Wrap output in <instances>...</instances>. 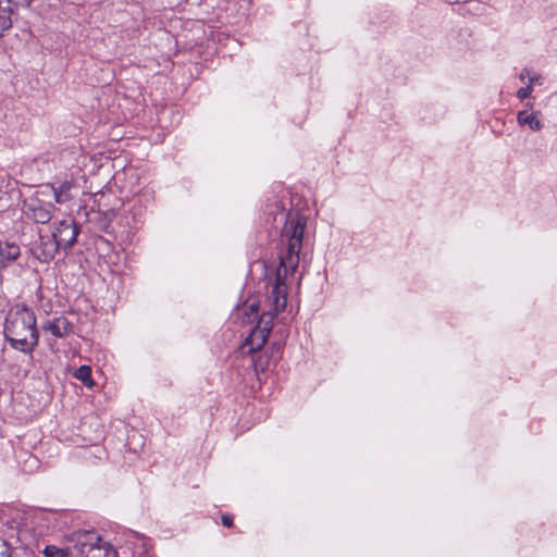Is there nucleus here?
<instances>
[{"label": "nucleus", "mask_w": 557, "mask_h": 557, "mask_svg": "<svg viewBox=\"0 0 557 557\" xmlns=\"http://www.w3.org/2000/svg\"><path fill=\"white\" fill-rule=\"evenodd\" d=\"M306 225L307 218L299 212L288 211L285 214V223L281 230L278 244L280 263L275 280L267 295V301L270 304L271 310L262 313L256 325L268 336L273 327L274 315L283 312L286 308L289 278L294 277L299 267V253L302 248Z\"/></svg>", "instance_id": "nucleus-1"}, {"label": "nucleus", "mask_w": 557, "mask_h": 557, "mask_svg": "<svg viewBox=\"0 0 557 557\" xmlns=\"http://www.w3.org/2000/svg\"><path fill=\"white\" fill-rule=\"evenodd\" d=\"M3 335L12 348L32 354L39 342L37 318L33 309L24 304L13 306L5 317Z\"/></svg>", "instance_id": "nucleus-2"}, {"label": "nucleus", "mask_w": 557, "mask_h": 557, "mask_svg": "<svg viewBox=\"0 0 557 557\" xmlns=\"http://www.w3.org/2000/svg\"><path fill=\"white\" fill-rule=\"evenodd\" d=\"M70 541V557H117L116 550L94 530L74 532Z\"/></svg>", "instance_id": "nucleus-3"}, {"label": "nucleus", "mask_w": 557, "mask_h": 557, "mask_svg": "<svg viewBox=\"0 0 557 557\" xmlns=\"http://www.w3.org/2000/svg\"><path fill=\"white\" fill-rule=\"evenodd\" d=\"M79 228L73 219H64L60 221L51 236L61 249H70L75 243Z\"/></svg>", "instance_id": "nucleus-4"}, {"label": "nucleus", "mask_w": 557, "mask_h": 557, "mask_svg": "<svg viewBox=\"0 0 557 557\" xmlns=\"http://www.w3.org/2000/svg\"><path fill=\"white\" fill-rule=\"evenodd\" d=\"M53 206L51 203H45L37 198H29L24 201V213L25 215L36 223L46 224L52 218Z\"/></svg>", "instance_id": "nucleus-5"}, {"label": "nucleus", "mask_w": 557, "mask_h": 557, "mask_svg": "<svg viewBox=\"0 0 557 557\" xmlns=\"http://www.w3.org/2000/svg\"><path fill=\"white\" fill-rule=\"evenodd\" d=\"M41 327L58 338L67 337L74 332V324L64 315L46 321Z\"/></svg>", "instance_id": "nucleus-6"}, {"label": "nucleus", "mask_w": 557, "mask_h": 557, "mask_svg": "<svg viewBox=\"0 0 557 557\" xmlns=\"http://www.w3.org/2000/svg\"><path fill=\"white\" fill-rule=\"evenodd\" d=\"M282 357V346L280 344H272L270 352L268 350L260 352L257 358H253V366L256 371L265 372L277 363Z\"/></svg>", "instance_id": "nucleus-7"}, {"label": "nucleus", "mask_w": 557, "mask_h": 557, "mask_svg": "<svg viewBox=\"0 0 557 557\" xmlns=\"http://www.w3.org/2000/svg\"><path fill=\"white\" fill-rule=\"evenodd\" d=\"M268 335L263 333L261 329H257L256 326L252 329L250 334L247 336L245 342L240 346V351L243 355L245 354H255L263 348L267 343Z\"/></svg>", "instance_id": "nucleus-8"}, {"label": "nucleus", "mask_w": 557, "mask_h": 557, "mask_svg": "<svg viewBox=\"0 0 557 557\" xmlns=\"http://www.w3.org/2000/svg\"><path fill=\"white\" fill-rule=\"evenodd\" d=\"M59 249L61 248L52 237L40 235V242L36 247L37 258L42 262H48L54 258Z\"/></svg>", "instance_id": "nucleus-9"}, {"label": "nucleus", "mask_w": 557, "mask_h": 557, "mask_svg": "<svg viewBox=\"0 0 557 557\" xmlns=\"http://www.w3.org/2000/svg\"><path fill=\"white\" fill-rule=\"evenodd\" d=\"M21 255L20 246L15 243L0 242V267L4 268L14 262Z\"/></svg>", "instance_id": "nucleus-10"}, {"label": "nucleus", "mask_w": 557, "mask_h": 557, "mask_svg": "<svg viewBox=\"0 0 557 557\" xmlns=\"http://www.w3.org/2000/svg\"><path fill=\"white\" fill-rule=\"evenodd\" d=\"M73 188V182L64 181L58 187H53L54 199L58 203H63L71 200V189Z\"/></svg>", "instance_id": "nucleus-11"}, {"label": "nucleus", "mask_w": 557, "mask_h": 557, "mask_svg": "<svg viewBox=\"0 0 557 557\" xmlns=\"http://www.w3.org/2000/svg\"><path fill=\"white\" fill-rule=\"evenodd\" d=\"M520 125H529L532 131H540L543 124L539 120L536 113H528L527 111H520L517 116Z\"/></svg>", "instance_id": "nucleus-12"}, {"label": "nucleus", "mask_w": 557, "mask_h": 557, "mask_svg": "<svg viewBox=\"0 0 557 557\" xmlns=\"http://www.w3.org/2000/svg\"><path fill=\"white\" fill-rule=\"evenodd\" d=\"M74 377L79 380L86 387H94L95 381L91 376V368L89 366H81L74 372Z\"/></svg>", "instance_id": "nucleus-13"}, {"label": "nucleus", "mask_w": 557, "mask_h": 557, "mask_svg": "<svg viewBox=\"0 0 557 557\" xmlns=\"http://www.w3.org/2000/svg\"><path fill=\"white\" fill-rule=\"evenodd\" d=\"M12 7L0 8V36L12 27Z\"/></svg>", "instance_id": "nucleus-14"}, {"label": "nucleus", "mask_w": 557, "mask_h": 557, "mask_svg": "<svg viewBox=\"0 0 557 557\" xmlns=\"http://www.w3.org/2000/svg\"><path fill=\"white\" fill-rule=\"evenodd\" d=\"M284 212H285V207H284L283 202L281 200H278L276 197L269 199L264 207V213L268 215H273L274 218L278 213L284 214Z\"/></svg>", "instance_id": "nucleus-15"}, {"label": "nucleus", "mask_w": 557, "mask_h": 557, "mask_svg": "<svg viewBox=\"0 0 557 557\" xmlns=\"http://www.w3.org/2000/svg\"><path fill=\"white\" fill-rule=\"evenodd\" d=\"M70 546L66 549H60L55 546L49 545L45 548V557H70Z\"/></svg>", "instance_id": "nucleus-16"}, {"label": "nucleus", "mask_w": 557, "mask_h": 557, "mask_svg": "<svg viewBox=\"0 0 557 557\" xmlns=\"http://www.w3.org/2000/svg\"><path fill=\"white\" fill-rule=\"evenodd\" d=\"M0 557H11V546L0 536Z\"/></svg>", "instance_id": "nucleus-17"}, {"label": "nucleus", "mask_w": 557, "mask_h": 557, "mask_svg": "<svg viewBox=\"0 0 557 557\" xmlns=\"http://www.w3.org/2000/svg\"><path fill=\"white\" fill-rule=\"evenodd\" d=\"M532 86L531 84L525 86V87H521L518 91H517V97L520 99V100H524L525 98H528L531 92H532Z\"/></svg>", "instance_id": "nucleus-18"}, {"label": "nucleus", "mask_w": 557, "mask_h": 557, "mask_svg": "<svg viewBox=\"0 0 557 557\" xmlns=\"http://www.w3.org/2000/svg\"><path fill=\"white\" fill-rule=\"evenodd\" d=\"M221 521L225 528H232L234 525V516L231 513H224L221 517Z\"/></svg>", "instance_id": "nucleus-19"}, {"label": "nucleus", "mask_w": 557, "mask_h": 557, "mask_svg": "<svg viewBox=\"0 0 557 557\" xmlns=\"http://www.w3.org/2000/svg\"><path fill=\"white\" fill-rule=\"evenodd\" d=\"M15 7H28L33 0H9Z\"/></svg>", "instance_id": "nucleus-20"}, {"label": "nucleus", "mask_w": 557, "mask_h": 557, "mask_svg": "<svg viewBox=\"0 0 557 557\" xmlns=\"http://www.w3.org/2000/svg\"><path fill=\"white\" fill-rule=\"evenodd\" d=\"M12 7L9 0H0V8Z\"/></svg>", "instance_id": "nucleus-21"}, {"label": "nucleus", "mask_w": 557, "mask_h": 557, "mask_svg": "<svg viewBox=\"0 0 557 557\" xmlns=\"http://www.w3.org/2000/svg\"><path fill=\"white\" fill-rule=\"evenodd\" d=\"M249 309L252 313L257 314L258 313V306L252 304L249 306Z\"/></svg>", "instance_id": "nucleus-22"}, {"label": "nucleus", "mask_w": 557, "mask_h": 557, "mask_svg": "<svg viewBox=\"0 0 557 557\" xmlns=\"http://www.w3.org/2000/svg\"><path fill=\"white\" fill-rule=\"evenodd\" d=\"M524 77H525V74L522 72V73L520 74V79H521V81H523V79H524Z\"/></svg>", "instance_id": "nucleus-23"}]
</instances>
